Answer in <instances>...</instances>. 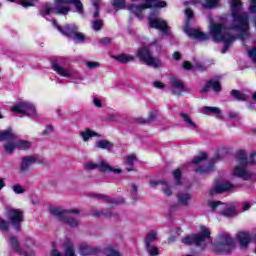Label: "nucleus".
<instances>
[{"instance_id":"nucleus-52","label":"nucleus","mask_w":256,"mask_h":256,"mask_svg":"<svg viewBox=\"0 0 256 256\" xmlns=\"http://www.w3.org/2000/svg\"><path fill=\"white\" fill-rule=\"evenodd\" d=\"M9 223L7 221L0 219V231H8Z\"/></svg>"},{"instance_id":"nucleus-20","label":"nucleus","mask_w":256,"mask_h":256,"mask_svg":"<svg viewBox=\"0 0 256 256\" xmlns=\"http://www.w3.org/2000/svg\"><path fill=\"white\" fill-rule=\"evenodd\" d=\"M170 91L172 95H183L185 93V84L179 80V78H171L170 79Z\"/></svg>"},{"instance_id":"nucleus-59","label":"nucleus","mask_w":256,"mask_h":256,"mask_svg":"<svg viewBox=\"0 0 256 256\" xmlns=\"http://www.w3.org/2000/svg\"><path fill=\"white\" fill-rule=\"evenodd\" d=\"M185 13H186V17H187L188 21H190V19L193 18V10H191V8H187Z\"/></svg>"},{"instance_id":"nucleus-50","label":"nucleus","mask_w":256,"mask_h":256,"mask_svg":"<svg viewBox=\"0 0 256 256\" xmlns=\"http://www.w3.org/2000/svg\"><path fill=\"white\" fill-rule=\"evenodd\" d=\"M248 56L254 63H256V47L248 49Z\"/></svg>"},{"instance_id":"nucleus-15","label":"nucleus","mask_w":256,"mask_h":256,"mask_svg":"<svg viewBox=\"0 0 256 256\" xmlns=\"http://www.w3.org/2000/svg\"><path fill=\"white\" fill-rule=\"evenodd\" d=\"M208 207H210L212 211H217V209H219L221 215H224V217H235V207H227V205L221 201H211L208 203Z\"/></svg>"},{"instance_id":"nucleus-56","label":"nucleus","mask_w":256,"mask_h":256,"mask_svg":"<svg viewBox=\"0 0 256 256\" xmlns=\"http://www.w3.org/2000/svg\"><path fill=\"white\" fill-rule=\"evenodd\" d=\"M52 132H53V125H47L42 133L43 135H51Z\"/></svg>"},{"instance_id":"nucleus-49","label":"nucleus","mask_w":256,"mask_h":256,"mask_svg":"<svg viewBox=\"0 0 256 256\" xmlns=\"http://www.w3.org/2000/svg\"><path fill=\"white\" fill-rule=\"evenodd\" d=\"M9 137H13V134H11V130H4L0 132V141H3L4 139H9Z\"/></svg>"},{"instance_id":"nucleus-29","label":"nucleus","mask_w":256,"mask_h":256,"mask_svg":"<svg viewBox=\"0 0 256 256\" xmlns=\"http://www.w3.org/2000/svg\"><path fill=\"white\" fill-rule=\"evenodd\" d=\"M80 137L84 143H87L89 139H93V137H99V134L89 128H86L80 132Z\"/></svg>"},{"instance_id":"nucleus-25","label":"nucleus","mask_w":256,"mask_h":256,"mask_svg":"<svg viewBox=\"0 0 256 256\" xmlns=\"http://www.w3.org/2000/svg\"><path fill=\"white\" fill-rule=\"evenodd\" d=\"M217 161H219V156L212 158V160L208 164V167L203 168L201 166H198L196 168V173H200L201 175H203L205 173H209L213 171V168L215 167V163H217Z\"/></svg>"},{"instance_id":"nucleus-64","label":"nucleus","mask_w":256,"mask_h":256,"mask_svg":"<svg viewBox=\"0 0 256 256\" xmlns=\"http://www.w3.org/2000/svg\"><path fill=\"white\" fill-rule=\"evenodd\" d=\"M173 59H175L176 61H179V59H181V53L175 52L173 54Z\"/></svg>"},{"instance_id":"nucleus-11","label":"nucleus","mask_w":256,"mask_h":256,"mask_svg":"<svg viewBox=\"0 0 256 256\" xmlns=\"http://www.w3.org/2000/svg\"><path fill=\"white\" fill-rule=\"evenodd\" d=\"M84 169L86 171H93L95 169H99L102 171V173H115L116 175H119L123 171L121 169H113L111 165H109V162L101 159L98 161V163H95L93 161H89L84 165Z\"/></svg>"},{"instance_id":"nucleus-62","label":"nucleus","mask_w":256,"mask_h":256,"mask_svg":"<svg viewBox=\"0 0 256 256\" xmlns=\"http://www.w3.org/2000/svg\"><path fill=\"white\" fill-rule=\"evenodd\" d=\"M100 43H102V45H109L111 43V38H107V37L102 38L100 40Z\"/></svg>"},{"instance_id":"nucleus-9","label":"nucleus","mask_w":256,"mask_h":256,"mask_svg":"<svg viewBox=\"0 0 256 256\" xmlns=\"http://www.w3.org/2000/svg\"><path fill=\"white\" fill-rule=\"evenodd\" d=\"M214 249L217 253H231L235 249V240L229 233L222 232L217 238Z\"/></svg>"},{"instance_id":"nucleus-39","label":"nucleus","mask_w":256,"mask_h":256,"mask_svg":"<svg viewBox=\"0 0 256 256\" xmlns=\"http://www.w3.org/2000/svg\"><path fill=\"white\" fill-rule=\"evenodd\" d=\"M93 217H113V212H105L103 210H95L92 212Z\"/></svg>"},{"instance_id":"nucleus-14","label":"nucleus","mask_w":256,"mask_h":256,"mask_svg":"<svg viewBox=\"0 0 256 256\" xmlns=\"http://www.w3.org/2000/svg\"><path fill=\"white\" fill-rule=\"evenodd\" d=\"M148 20L151 29H158L164 35H169V25H167V21L163 20V18L157 17L155 14H150Z\"/></svg>"},{"instance_id":"nucleus-63","label":"nucleus","mask_w":256,"mask_h":256,"mask_svg":"<svg viewBox=\"0 0 256 256\" xmlns=\"http://www.w3.org/2000/svg\"><path fill=\"white\" fill-rule=\"evenodd\" d=\"M228 117H230V119H237L239 117V114L237 112H229L228 113Z\"/></svg>"},{"instance_id":"nucleus-55","label":"nucleus","mask_w":256,"mask_h":256,"mask_svg":"<svg viewBox=\"0 0 256 256\" xmlns=\"http://www.w3.org/2000/svg\"><path fill=\"white\" fill-rule=\"evenodd\" d=\"M93 105L97 107V109H101L103 107V102L99 98H93Z\"/></svg>"},{"instance_id":"nucleus-35","label":"nucleus","mask_w":256,"mask_h":256,"mask_svg":"<svg viewBox=\"0 0 256 256\" xmlns=\"http://www.w3.org/2000/svg\"><path fill=\"white\" fill-rule=\"evenodd\" d=\"M137 161V156L135 154L128 155L126 158V169L127 171H133L134 166L133 164Z\"/></svg>"},{"instance_id":"nucleus-31","label":"nucleus","mask_w":256,"mask_h":256,"mask_svg":"<svg viewBox=\"0 0 256 256\" xmlns=\"http://www.w3.org/2000/svg\"><path fill=\"white\" fill-rule=\"evenodd\" d=\"M114 59L118 61V63H131V61H135V56L129 55V54H120L117 56H114Z\"/></svg>"},{"instance_id":"nucleus-19","label":"nucleus","mask_w":256,"mask_h":256,"mask_svg":"<svg viewBox=\"0 0 256 256\" xmlns=\"http://www.w3.org/2000/svg\"><path fill=\"white\" fill-rule=\"evenodd\" d=\"M8 243H9L10 247H12L13 251L18 253V255H22V256L35 255V252H33L31 250L25 251V250L21 249V246H19V241L17 240V238L15 236L10 235L8 238Z\"/></svg>"},{"instance_id":"nucleus-23","label":"nucleus","mask_w":256,"mask_h":256,"mask_svg":"<svg viewBox=\"0 0 256 256\" xmlns=\"http://www.w3.org/2000/svg\"><path fill=\"white\" fill-rule=\"evenodd\" d=\"M180 117V121H182V123H184L185 127H187V129H191V131H195V129H197V123H195V121H193V118H191V116L185 112H181L179 114Z\"/></svg>"},{"instance_id":"nucleus-36","label":"nucleus","mask_w":256,"mask_h":256,"mask_svg":"<svg viewBox=\"0 0 256 256\" xmlns=\"http://www.w3.org/2000/svg\"><path fill=\"white\" fill-rule=\"evenodd\" d=\"M153 241H157V232L152 230L148 233L145 239V247H149L153 243Z\"/></svg>"},{"instance_id":"nucleus-45","label":"nucleus","mask_w":256,"mask_h":256,"mask_svg":"<svg viewBox=\"0 0 256 256\" xmlns=\"http://www.w3.org/2000/svg\"><path fill=\"white\" fill-rule=\"evenodd\" d=\"M138 188H137V185L135 184H131V190H130V193H131V197L134 201H137V199H139V194H138Z\"/></svg>"},{"instance_id":"nucleus-30","label":"nucleus","mask_w":256,"mask_h":256,"mask_svg":"<svg viewBox=\"0 0 256 256\" xmlns=\"http://www.w3.org/2000/svg\"><path fill=\"white\" fill-rule=\"evenodd\" d=\"M201 5L204 9H216L221 6V0H201Z\"/></svg>"},{"instance_id":"nucleus-54","label":"nucleus","mask_w":256,"mask_h":256,"mask_svg":"<svg viewBox=\"0 0 256 256\" xmlns=\"http://www.w3.org/2000/svg\"><path fill=\"white\" fill-rule=\"evenodd\" d=\"M101 64H99V62H93V61H88L86 62V67H88V69H95L97 67H99Z\"/></svg>"},{"instance_id":"nucleus-16","label":"nucleus","mask_w":256,"mask_h":256,"mask_svg":"<svg viewBox=\"0 0 256 256\" xmlns=\"http://www.w3.org/2000/svg\"><path fill=\"white\" fill-rule=\"evenodd\" d=\"M35 163H43V160L39 159L38 155L22 157L19 165L20 173H28L31 169V166L35 165Z\"/></svg>"},{"instance_id":"nucleus-58","label":"nucleus","mask_w":256,"mask_h":256,"mask_svg":"<svg viewBox=\"0 0 256 256\" xmlns=\"http://www.w3.org/2000/svg\"><path fill=\"white\" fill-rule=\"evenodd\" d=\"M165 182L157 181V180H150L149 185L150 187H157V185H164Z\"/></svg>"},{"instance_id":"nucleus-7","label":"nucleus","mask_w":256,"mask_h":256,"mask_svg":"<svg viewBox=\"0 0 256 256\" xmlns=\"http://www.w3.org/2000/svg\"><path fill=\"white\" fill-rule=\"evenodd\" d=\"M132 1H137V0H132ZM145 4H140V5H129L127 6L128 11L132 12L133 15H136L138 19H143V11L145 9H152V7L156 9H161L163 7H167V2L161 1V0H144Z\"/></svg>"},{"instance_id":"nucleus-40","label":"nucleus","mask_w":256,"mask_h":256,"mask_svg":"<svg viewBox=\"0 0 256 256\" xmlns=\"http://www.w3.org/2000/svg\"><path fill=\"white\" fill-rule=\"evenodd\" d=\"M207 159V153L201 152L198 156L194 157L192 160V163L194 165H199V163H203V161H206Z\"/></svg>"},{"instance_id":"nucleus-3","label":"nucleus","mask_w":256,"mask_h":256,"mask_svg":"<svg viewBox=\"0 0 256 256\" xmlns=\"http://www.w3.org/2000/svg\"><path fill=\"white\" fill-rule=\"evenodd\" d=\"M256 152H253L251 154L250 161H247V152L240 150L236 152V167L234 168L233 175L234 177H239L240 179H243L244 181H255L256 175L247 170L248 165H256L255 161Z\"/></svg>"},{"instance_id":"nucleus-47","label":"nucleus","mask_w":256,"mask_h":256,"mask_svg":"<svg viewBox=\"0 0 256 256\" xmlns=\"http://www.w3.org/2000/svg\"><path fill=\"white\" fill-rule=\"evenodd\" d=\"M93 7H95V12L93 14L94 19H97L99 17V3H101V0H91Z\"/></svg>"},{"instance_id":"nucleus-22","label":"nucleus","mask_w":256,"mask_h":256,"mask_svg":"<svg viewBox=\"0 0 256 256\" xmlns=\"http://www.w3.org/2000/svg\"><path fill=\"white\" fill-rule=\"evenodd\" d=\"M79 253L82 256L99 255V253H101V248L93 247L86 242H83L80 244Z\"/></svg>"},{"instance_id":"nucleus-24","label":"nucleus","mask_w":256,"mask_h":256,"mask_svg":"<svg viewBox=\"0 0 256 256\" xmlns=\"http://www.w3.org/2000/svg\"><path fill=\"white\" fill-rule=\"evenodd\" d=\"M209 89H213L215 93H219L221 91V84L219 83V81L209 80L204 88L201 90V93H207L209 92Z\"/></svg>"},{"instance_id":"nucleus-18","label":"nucleus","mask_w":256,"mask_h":256,"mask_svg":"<svg viewBox=\"0 0 256 256\" xmlns=\"http://www.w3.org/2000/svg\"><path fill=\"white\" fill-rule=\"evenodd\" d=\"M6 131H10L12 137L5 138L3 141H8L4 144V149L7 155H13V151L17 149V135L13 133L11 128H8Z\"/></svg>"},{"instance_id":"nucleus-10","label":"nucleus","mask_w":256,"mask_h":256,"mask_svg":"<svg viewBox=\"0 0 256 256\" xmlns=\"http://www.w3.org/2000/svg\"><path fill=\"white\" fill-rule=\"evenodd\" d=\"M5 217L10 221L11 225L19 231L21 229V223L25 220L23 217V211L21 209H16L11 206L5 207Z\"/></svg>"},{"instance_id":"nucleus-60","label":"nucleus","mask_w":256,"mask_h":256,"mask_svg":"<svg viewBox=\"0 0 256 256\" xmlns=\"http://www.w3.org/2000/svg\"><path fill=\"white\" fill-rule=\"evenodd\" d=\"M183 69L190 71V69H193V65L190 62L186 61L183 63Z\"/></svg>"},{"instance_id":"nucleus-48","label":"nucleus","mask_w":256,"mask_h":256,"mask_svg":"<svg viewBox=\"0 0 256 256\" xmlns=\"http://www.w3.org/2000/svg\"><path fill=\"white\" fill-rule=\"evenodd\" d=\"M114 9H123L125 7V0H113Z\"/></svg>"},{"instance_id":"nucleus-42","label":"nucleus","mask_w":256,"mask_h":256,"mask_svg":"<svg viewBox=\"0 0 256 256\" xmlns=\"http://www.w3.org/2000/svg\"><path fill=\"white\" fill-rule=\"evenodd\" d=\"M156 117H157V112L152 111V112L149 113V116L146 120H143L141 122V119H138V122H140V123H153V121H155Z\"/></svg>"},{"instance_id":"nucleus-44","label":"nucleus","mask_w":256,"mask_h":256,"mask_svg":"<svg viewBox=\"0 0 256 256\" xmlns=\"http://www.w3.org/2000/svg\"><path fill=\"white\" fill-rule=\"evenodd\" d=\"M181 177H182L181 170L176 169L173 172V178H174V181H175L176 185H181Z\"/></svg>"},{"instance_id":"nucleus-4","label":"nucleus","mask_w":256,"mask_h":256,"mask_svg":"<svg viewBox=\"0 0 256 256\" xmlns=\"http://www.w3.org/2000/svg\"><path fill=\"white\" fill-rule=\"evenodd\" d=\"M50 213L56 217L58 221L65 225H69V227H79V225H81V221H79L77 217L73 216V214L79 215V209L77 208L65 210L59 207H51Z\"/></svg>"},{"instance_id":"nucleus-41","label":"nucleus","mask_w":256,"mask_h":256,"mask_svg":"<svg viewBox=\"0 0 256 256\" xmlns=\"http://www.w3.org/2000/svg\"><path fill=\"white\" fill-rule=\"evenodd\" d=\"M104 253L106 256H123L117 249L113 248V246H108Z\"/></svg>"},{"instance_id":"nucleus-2","label":"nucleus","mask_w":256,"mask_h":256,"mask_svg":"<svg viewBox=\"0 0 256 256\" xmlns=\"http://www.w3.org/2000/svg\"><path fill=\"white\" fill-rule=\"evenodd\" d=\"M68 5H74L76 13L83 15V3L81 0H55L54 6L51 4L42 5L39 10V15H41V17H47L51 15V13L55 15H69L71 8H69Z\"/></svg>"},{"instance_id":"nucleus-1","label":"nucleus","mask_w":256,"mask_h":256,"mask_svg":"<svg viewBox=\"0 0 256 256\" xmlns=\"http://www.w3.org/2000/svg\"><path fill=\"white\" fill-rule=\"evenodd\" d=\"M231 22L230 27L227 28L225 24L211 23L210 35L215 43H224L222 53H227L229 47L233 45L235 36L229 33V29L238 32V38L245 41L251 37L249 33V14L243 11V3L241 0L230 1Z\"/></svg>"},{"instance_id":"nucleus-17","label":"nucleus","mask_w":256,"mask_h":256,"mask_svg":"<svg viewBox=\"0 0 256 256\" xmlns=\"http://www.w3.org/2000/svg\"><path fill=\"white\" fill-rule=\"evenodd\" d=\"M235 185L229 182H216L215 185L210 190V195L220 194V193H231Z\"/></svg>"},{"instance_id":"nucleus-6","label":"nucleus","mask_w":256,"mask_h":256,"mask_svg":"<svg viewBox=\"0 0 256 256\" xmlns=\"http://www.w3.org/2000/svg\"><path fill=\"white\" fill-rule=\"evenodd\" d=\"M182 243L184 245H195L196 247L204 249L207 247V243H211V231H209V228L202 226L200 227L199 234L185 236L182 239Z\"/></svg>"},{"instance_id":"nucleus-13","label":"nucleus","mask_w":256,"mask_h":256,"mask_svg":"<svg viewBox=\"0 0 256 256\" xmlns=\"http://www.w3.org/2000/svg\"><path fill=\"white\" fill-rule=\"evenodd\" d=\"M14 113H20L21 115H27L28 117H35L37 115V109L31 102H19L17 105L12 107Z\"/></svg>"},{"instance_id":"nucleus-27","label":"nucleus","mask_w":256,"mask_h":256,"mask_svg":"<svg viewBox=\"0 0 256 256\" xmlns=\"http://www.w3.org/2000/svg\"><path fill=\"white\" fill-rule=\"evenodd\" d=\"M237 239L241 247H247L251 243V234L249 232H240L237 235Z\"/></svg>"},{"instance_id":"nucleus-53","label":"nucleus","mask_w":256,"mask_h":256,"mask_svg":"<svg viewBox=\"0 0 256 256\" xmlns=\"http://www.w3.org/2000/svg\"><path fill=\"white\" fill-rule=\"evenodd\" d=\"M14 193H17L18 195H21V193H25V189L21 185H14L13 186Z\"/></svg>"},{"instance_id":"nucleus-8","label":"nucleus","mask_w":256,"mask_h":256,"mask_svg":"<svg viewBox=\"0 0 256 256\" xmlns=\"http://www.w3.org/2000/svg\"><path fill=\"white\" fill-rule=\"evenodd\" d=\"M53 27H55L62 35L68 37L69 39H73L76 43H83L85 41V34L77 31V26L67 24L64 27H61L57 20L52 21Z\"/></svg>"},{"instance_id":"nucleus-61","label":"nucleus","mask_w":256,"mask_h":256,"mask_svg":"<svg viewBox=\"0 0 256 256\" xmlns=\"http://www.w3.org/2000/svg\"><path fill=\"white\" fill-rule=\"evenodd\" d=\"M153 85H154V87H155L156 89H164V88H165V85H163V83L160 82V81L154 82Z\"/></svg>"},{"instance_id":"nucleus-51","label":"nucleus","mask_w":256,"mask_h":256,"mask_svg":"<svg viewBox=\"0 0 256 256\" xmlns=\"http://www.w3.org/2000/svg\"><path fill=\"white\" fill-rule=\"evenodd\" d=\"M34 1H35V0H28V1L21 0V1L19 2V4H20L22 7H24V8L27 9V7H33V2H34Z\"/></svg>"},{"instance_id":"nucleus-34","label":"nucleus","mask_w":256,"mask_h":256,"mask_svg":"<svg viewBox=\"0 0 256 256\" xmlns=\"http://www.w3.org/2000/svg\"><path fill=\"white\" fill-rule=\"evenodd\" d=\"M16 145L20 151H27V149H31L32 143L27 140H18L16 136Z\"/></svg>"},{"instance_id":"nucleus-12","label":"nucleus","mask_w":256,"mask_h":256,"mask_svg":"<svg viewBox=\"0 0 256 256\" xmlns=\"http://www.w3.org/2000/svg\"><path fill=\"white\" fill-rule=\"evenodd\" d=\"M52 69L60 75V77H66V79H81L83 80V76L77 73V70L73 68H65L59 64V61L54 60L52 62Z\"/></svg>"},{"instance_id":"nucleus-28","label":"nucleus","mask_w":256,"mask_h":256,"mask_svg":"<svg viewBox=\"0 0 256 256\" xmlns=\"http://www.w3.org/2000/svg\"><path fill=\"white\" fill-rule=\"evenodd\" d=\"M177 201L179 205H182L183 207L189 206V203L191 201V195L187 192H179L177 194Z\"/></svg>"},{"instance_id":"nucleus-46","label":"nucleus","mask_w":256,"mask_h":256,"mask_svg":"<svg viewBox=\"0 0 256 256\" xmlns=\"http://www.w3.org/2000/svg\"><path fill=\"white\" fill-rule=\"evenodd\" d=\"M92 29L94 31H101V29H103V20H95L93 23H92Z\"/></svg>"},{"instance_id":"nucleus-37","label":"nucleus","mask_w":256,"mask_h":256,"mask_svg":"<svg viewBox=\"0 0 256 256\" xmlns=\"http://www.w3.org/2000/svg\"><path fill=\"white\" fill-rule=\"evenodd\" d=\"M179 235H181V228H175L171 230V234L168 238V243H175V240L177 239V237H179Z\"/></svg>"},{"instance_id":"nucleus-5","label":"nucleus","mask_w":256,"mask_h":256,"mask_svg":"<svg viewBox=\"0 0 256 256\" xmlns=\"http://www.w3.org/2000/svg\"><path fill=\"white\" fill-rule=\"evenodd\" d=\"M152 47H156L157 51H161L159 41L154 40L148 46H141L137 50L136 57H138L140 61H143V63H146L149 67L157 69L158 67H161V60L157 57H153V54L151 53Z\"/></svg>"},{"instance_id":"nucleus-57","label":"nucleus","mask_w":256,"mask_h":256,"mask_svg":"<svg viewBox=\"0 0 256 256\" xmlns=\"http://www.w3.org/2000/svg\"><path fill=\"white\" fill-rule=\"evenodd\" d=\"M164 188L162 189L163 193H165L167 195V197H170V195H172V191L171 188L167 187V183L164 182Z\"/></svg>"},{"instance_id":"nucleus-43","label":"nucleus","mask_w":256,"mask_h":256,"mask_svg":"<svg viewBox=\"0 0 256 256\" xmlns=\"http://www.w3.org/2000/svg\"><path fill=\"white\" fill-rule=\"evenodd\" d=\"M146 247V251L149 253L150 256H157L159 255V249L155 246H145Z\"/></svg>"},{"instance_id":"nucleus-38","label":"nucleus","mask_w":256,"mask_h":256,"mask_svg":"<svg viewBox=\"0 0 256 256\" xmlns=\"http://www.w3.org/2000/svg\"><path fill=\"white\" fill-rule=\"evenodd\" d=\"M98 199H102V201H105V203H111L112 205H118V203H123V200L121 202L107 196V195H103V194H98L97 195Z\"/></svg>"},{"instance_id":"nucleus-26","label":"nucleus","mask_w":256,"mask_h":256,"mask_svg":"<svg viewBox=\"0 0 256 256\" xmlns=\"http://www.w3.org/2000/svg\"><path fill=\"white\" fill-rule=\"evenodd\" d=\"M204 115H215L217 119H223V115H221V109L217 107H203L201 111Z\"/></svg>"},{"instance_id":"nucleus-21","label":"nucleus","mask_w":256,"mask_h":256,"mask_svg":"<svg viewBox=\"0 0 256 256\" xmlns=\"http://www.w3.org/2000/svg\"><path fill=\"white\" fill-rule=\"evenodd\" d=\"M184 33L188 35L191 39H198V41H207L209 36L195 28H190L189 25L184 27Z\"/></svg>"},{"instance_id":"nucleus-33","label":"nucleus","mask_w":256,"mask_h":256,"mask_svg":"<svg viewBox=\"0 0 256 256\" xmlns=\"http://www.w3.org/2000/svg\"><path fill=\"white\" fill-rule=\"evenodd\" d=\"M95 147L97 149H106L107 151H111V149H113V144L108 140H99L96 142Z\"/></svg>"},{"instance_id":"nucleus-32","label":"nucleus","mask_w":256,"mask_h":256,"mask_svg":"<svg viewBox=\"0 0 256 256\" xmlns=\"http://www.w3.org/2000/svg\"><path fill=\"white\" fill-rule=\"evenodd\" d=\"M231 95L237 101H247V99H249V97H251L249 94H245L239 90H232Z\"/></svg>"}]
</instances>
